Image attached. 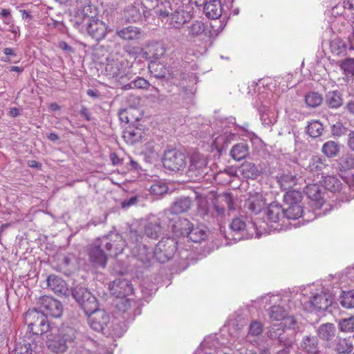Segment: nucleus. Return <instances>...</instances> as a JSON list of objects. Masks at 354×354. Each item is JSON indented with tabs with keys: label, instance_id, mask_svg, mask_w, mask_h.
Returning <instances> with one entry per match:
<instances>
[{
	"label": "nucleus",
	"instance_id": "f257e3e1",
	"mask_svg": "<svg viewBox=\"0 0 354 354\" xmlns=\"http://www.w3.org/2000/svg\"><path fill=\"white\" fill-rule=\"evenodd\" d=\"M75 24L85 27L88 35L96 41L104 39L107 34V25L97 15L96 8L91 5L84 6L77 12Z\"/></svg>",
	"mask_w": 354,
	"mask_h": 354
},
{
	"label": "nucleus",
	"instance_id": "f03ea898",
	"mask_svg": "<svg viewBox=\"0 0 354 354\" xmlns=\"http://www.w3.org/2000/svg\"><path fill=\"white\" fill-rule=\"evenodd\" d=\"M163 8L156 10L162 17H169V24L176 29H180L192 18V14L188 5L182 0H165Z\"/></svg>",
	"mask_w": 354,
	"mask_h": 354
},
{
	"label": "nucleus",
	"instance_id": "7ed1b4c3",
	"mask_svg": "<svg viewBox=\"0 0 354 354\" xmlns=\"http://www.w3.org/2000/svg\"><path fill=\"white\" fill-rule=\"evenodd\" d=\"M77 331L71 326H62L46 341L48 348L55 354H63L76 344Z\"/></svg>",
	"mask_w": 354,
	"mask_h": 354
},
{
	"label": "nucleus",
	"instance_id": "20e7f679",
	"mask_svg": "<svg viewBox=\"0 0 354 354\" xmlns=\"http://www.w3.org/2000/svg\"><path fill=\"white\" fill-rule=\"evenodd\" d=\"M24 322L34 335H42L47 333L50 328L46 315L35 309L28 310L26 313Z\"/></svg>",
	"mask_w": 354,
	"mask_h": 354
},
{
	"label": "nucleus",
	"instance_id": "39448f33",
	"mask_svg": "<svg viewBox=\"0 0 354 354\" xmlns=\"http://www.w3.org/2000/svg\"><path fill=\"white\" fill-rule=\"evenodd\" d=\"M209 170L207 167V159L204 155L194 153L191 156L187 174L194 180L203 179Z\"/></svg>",
	"mask_w": 354,
	"mask_h": 354
},
{
	"label": "nucleus",
	"instance_id": "423d86ee",
	"mask_svg": "<svg viewBox=\"0 0 354 354\" xmlns=\"http://www.w3.org/2000/svg\"><path fill=\"white\" fill-rule=\"evenodd\" d=\"M98 239L110 256L116 257L121 254L126 246L124 239L116 232H111L107 235Z\"/></svg>",
	"mask_w": 354,
	"mask_h": 354
},
{
	"label": "nucleus",
	"instance_id": "0eeeda50",
	"mask_svg": "<svg viewBox=\"0 0 354 354\" xmlns=\"http://www.w3.org/2000/svg\"><path fill=\"white\" fill-rule=\"evenodd\" d=\"M177 242L174 239H162L156 245L153 256L160 263H165L172 258L176 251Z\"/></svg>",
	"mask_w": 354,
	"mask_h": 354
},
{
	"label": "nucleus",
	"instance_id": "6e6552de",
	"mask_svg": "<svg viewBox=\"0 0 354 354\" xmlns=\"http://www.w3.org/2000/svg\"><path fill=\"white\" fill-rule=\"evenodd\" d=\"M104 248L99 239L95 240L87 248L88 260L96 268H104L106 266L108 254L103 250Z\"/></svg>",
	"mask_w": 354,
	"mask_h": 354
},
{
	"label": "nucleus",
	"instance_id": "1a4fd4ad",
	"mask_svg": "<svg viewBox=\"0 0 354 354\" xmlns=\"http://www.w3.org/2000/svg\"><path fill=\"white\" fill-rule=\"evenodd\" d=\"M162 163L165 168L171 171H180L187 165L185 153L176 149H169L165 152Z\"/></svg>",
	"mask_w": 354,
	"mask_h": 354
},
{
	"label": "nucleus",
	"instance_id": "9d476101",
	"mask_svg": "<svg viewBox=\"0 0 354 354\" xmlns=\"http://www.w3.org/2000/svg\"><path fill=\"white\" fill-rule=\"evenodd\" d=\"M182 34L187 41L194 42L207 36V26L201 20H194L184 27Z\"/></svg>",
	"mask_w": 354,
	"mask_h": 354
},
{
	"label": "nucleus",
	"instance_id": "9b49d317",
	"mask_svg": "<svg viewBox=\"0 0 354 354\" xmlns=\"http://www.w3.org/2000/svg\"><path fill=\"white\" fill-rule=\"evenodd\" d=\"M127 64L121 57L112 55L107 58L105 66V73L110 78H117L125 73Z\"/></svg>",
	"mask_w": 354,
	"mask_h": 354
},
{
	"label": "nucleus",
	"instance_id": "f8f14e48",
	"mask_svg": "<svg viewBox=\"0 0 354 354\" xmlns=\"http://www.w3.org/2000/svg\"><path fill=\"white\" fill-rule=\"evenodd\" d=\"M167 227L171 229L176 236H187L188 232L192 228V224L189 220L171 214L167 216Z\"/></svg>",
	"mask_w": 354,
	"mask_h": 354
},
{
	"label": "nucleus",
	"instance_id": "ddd939ff",
	"mask_svg": "<svg viewBox=\"0 0 354 354\" xmlns=\"http://www.w3.org/2000/svg\"><path fill=\"white\" fill-rule=\"evenodd\" d=\"M167 222L166 215L161 214L160 216H151L145 225V234L149 238L156 239L162 234V225Z\"/></svg>",
	"mask_w": 354,
	"mask_h": 354
},
{
	"label": "nucleus",
	"instance_id": "4468645a",
	"mask_svg": "<svg viewBox=\"0 0 354 354\" xmlns=\"http://www.w3.org/2000/svg\"><path fill=\"white\" fill-rule=\"evenodd\" d=\"M39 303L42 313L46 316L57 318L62 315L63 306L59 301L50 297L44 296L40 298Z\"/></svg>",
	"mask_w": 354,
	"mask_h": 354
},
{
	"label": "nucleus",
	"instance_id": "2eb2a0df",
	"mask_svg": "<svg viewBox=\"0 0 354 354\" xmlns=\"http://www.w3.org/2000/svg\"><path fill=\"white\" fill-rule=\"evenodd\" d=\"M88 315L91 327L97 331L103 330L109 322V315L104 310L98 308Z\"/></svg>",
	"mask_w": 354,
	"mask_h": 354
},
{
	"label": "nucleus",
	"instance_id": "dca6fc26",
	"mask_svg": "<svg viewBox=\"0 0 354 354\" xmlns=\"http://www.w3.org/2000/svg\"><path fill=\"white\" fill-rule=\"evenodd\" d=\"M316 333L319 339L324 342L326 348L338 335L337 328L332 323L321 324L317 328Z\"/></svg>",
	"mask_w": 354,
	"mask_h": 354
},
{
	"label": "nucleus",
	"instance_id": "f3484780",
	"mask_svg": "<svg viewBox=\"0 0 354 354\" xmlns=\"http://www.w3.org/2000/svg\"><path fill=\"white\" fill-rule=\"evenodd\" d=\"M111 293L116 297H125L133 293L131 282L125 279L118 278L110 284Z\"/></svg>",
	"mask_w": 354,
	"mask_h": 354
},
{
	"label": "nucleus",
	"instance_id": "a211bd4d",
	"mask_svg": "<svg viewBox=\"0 0 354 354\" xmlns=\"http://www.w3.org/2000/svg\"><path fill=\"white\" fill-rule=\"evenodd\" d=\"M308 304L311 311L325 310L332 304V297L330 294L322 292L312 297Z\"/></svg>",
	"mask_w": 354,
	"mask_h": 354
},
{
	"label": "nucleus",
	"instance_id": "6ab92c4d",
	"mask_svg": "<svg viewBox=\"0 0 354 354\" xmlns=\"http://www.w3.org/2000/svg\"><path fill=\"white\" fill-rule=\"evenodd\" d=\"M145 12V8L140 2L135 1L124 8L122 15L124 19L128 22H137L141 19Z\"/></svg>",
	"mask_w": 354,
	"mask_h": 354
},
{
	"label": "nucleus",
	"instance_id": "aec40b11",
	"mask_svg": "<svg viewBox=\"0 0 354 354\" xmlns=\"http://www.w3.org/2000/svg\"><path fill=\"white\" fill-rule=\"evenodd\" d=\"M288 207L284 209L285 214L287 219L295 220L301 216H303L304 221H310L314 220L315 216H312V214L308 212L306 213L304 212L301 203L297 204H286Z\"/></svg>",
	"mask_w": 354,
	"mask_h": 354
},
{
	"label": "nucleus",
	"instance_id": "412c9836",
	"mask_svg": "<svg viewBox=\"0 0 354 354\" xmlns=\"http://www.w3.org/2000/svg\"><path fill=\"white\" fill-rule=\"evenodd\" d=\"M116 35L124 41H137L144 37V31L138 27L129 26L125 28L117 29Z\"/></svg>",
	"mask_w": 354,
	"mask_h": 354
},
{
	"label": "nucleus",
	"instance_id": "4be33fe9",
	"mask_svg": "<svg viewBox=\"0 0 354 354\" xmlns=\"http://www.w3.org/2000/svg\"><path fill=\"white\" fill-rule=\"evenodd\" d=\"M299 348L306 354H324L320 349L317 337L313 335L304 336L300 342Z\"/></svg>",
	"mask_w": 354,
	"mask_h": 354
},
{
	"label": "nucleus",
	"instance_id": "5701e85b",
	"mask_svg": "<svg viewBox=\"0 0 354 354\" xmlns=\"http://www.w3.org/2000/svg\"><path fill=\"white\" fill-rule=\"evenodd\" d=\"M48 288L58 295H68L70 291L66 283L59 277L51 274L47 278Z\"/></svg>",
	"mask_w": 354,
	"mask_h": 354
},
{
	"label": "nucleus",
	"instance_id": "b1692460",
	"mask_svg": "<svg viewBox=\"0 0 354 354\" xmlns=\"http://www.w3.org/2000/svg\"><path fill=\"white\" fill-rule=\"evenodd\" d=\"M305 192L308 197L314 202L311 205L314 209H319L324 204L320 188L317 184L308 185L305 187Z\"/></svg>",
	"mask_w": 354,
	"mask_h": 354
},
{
	"label": "nucleus",
	"instance_id": "393cba45",
	"mask_svg": "<svg viewBox=\"0 0 354 354\" xmlns=\"http://www.w3.org/2000/svg\"><path fill=\"white\" fill-rule=\"evenodd\" d=\"M230 229L234 232H246V234L253 236V232L256 230V225L252 222L246 223L242 217L234 218L230 223Z\"/></svg>",
	"mask_w": 354,
	"mask_h": 354
},
{
	"label": "nucleus",
	"instance_id": "a878e982",
	"mask_svg": "<svg viewBox=\"0 0 354 354\" xmlns=\"http://www.w3.org/2000/svg\"><path fill=\"white\" fill-rule=\"evenodd\" d=\"M192 205V200L188 197H183L177 199L171 205V209L169 212H165L162 213L167 216H171V214L177 216L178 214H181L187 212L189 209Z\"/></svg>",
	"mask_w": 354,
	"mask_h": 354
},
{
	"label": "nucleus",
	"instance_id": "bb28decb",
	"mask_svg": "<svg viewBox=\"0 0 354 354\" xmlns=\"http://www.w3.org/2000/svg\"><path fill=\"white\" fill-rule=\"evenodd\" d=\"M118 310L123 313H128L131 315H136L140 313L138 307V303L133 299L121 297V299L117 303Z\"/></svg>",
	"mask_w": 354,
	"mask_h": 354
},
{
	"label": "nucleus",
	"instance_id": "cd10ccee",
	"mask_svg": "<svg viewBox=\"0 0 354 354\" xmlns=\"http://www.w3.org/2000/svg\"><path fill=\"white\" fill-rule=\"evenodd\" d=\"M266 216L268 220L272 223L284 222V220L286 218L284 208L276 203H272L269 205L266 212Z\"/></svg>",
	"mask_w": 354,
	"mask_h": 354
},
{
	"label": "nucleus",
	"instance_id": "c85d7f7f",
	"mask_svg": "<svg viewBox=\"0 0 354 354\" xmlns=\"http://www.w3.org/2000/svg\"><path fill=\"white\" fill-rule=\"evenodd\" d=\"M327 348L339 354H348L353 350V345L348 339L337 335Z\"/></svg>",
	"mask_w": 354,
	"mask_h": 354
},
{
	"label": "nucleus",
	"instance_id": "c756f323",
	"mask_svg": "<svg viewBox=\"0 0 354 354\" xmlns=\"http://www.w3.org/2000/svg\"><path fill=\"white\" fill-rule=\"evenodd\" d=\"M264 205L265 201L263 196L258 193L250 195L245 203V207L255 214L259 213Z\"/></svg>",
	"mask_w": 354,
	"mask_h": 354
},
{
	"label": "nucleus",
	"instance_id": "7c9ffc66",
	"mask_svg": "<svg viewBox=\"0 0 354 354\" xmlns=\"http://www.w3.org/2000/svg\"><path fill=\"white\" fill-rule=\"evenodd\" d=\"M203 12L206 17L211 19H216L221 17L222 13L221 3L218 0L203 1Z\"/></svg>",
	"mask_w": 354,
	"mask_h": 354
},
{
	"label": "nucleus",
	"instance_id": "2f4dec72",
	"mask_svg": "<svg viewBox=\"0 0 354 354\" xmlns=\"http://www.w3.org/2000/svg\"><path fill=\"white\" fill-rule=\"evenodd\" d=\"M72 295L79 304L80 302H82L83 297H87V299H90L89 302L86 305L87 308L93 307V305H95V297L84 287L77 286L74 288L72 290Z\"/></svg>",
	"mask_w": 354,
	"mask_h": 354
},
{
	"label": "nucleus",
	"instance_id": "473e14b6",
	"mask_svg": "<svg viewBox=\"0 0 354 354\" xmlns=\"http://www.w3.org/2000/svg\"><path fill=\"white\" fill-rule=\"evenodd\" d=\"M166 53V49L163 44L160 42H153L148 45L145 52L147 59H158L163 57Z\"/></svg>",
	"mask_w": 354,
	"mask_h": 354
},
{
	"label": "nucleus",
	"instance_id": "72a5a7b5",
	"mask_svg": "<svg viewBox=\"0 0 354 354\" xmlns=\"http://www.w3.org/2000/svg\"><path fill=\"white\" fill-rule=\"evenodd\" d=\"M337 168L340 171H350L354 169V155L347 151L337 160Z\"/></svg>",
	"mask_w": 354,
	"mask_h": 354
},
{
	"label": "nucleus",
	"instance_id": "f704fd0d",
	"mask_svg": "<svg viewBox=\"0 0 354 354\" xmlns=\"http://www.w3.org/2000/svg\"><path fill=\"white\" fill-rule=\"evenodd\" d=\"M145 132L138 127H129L123 133V138L125 142L130 145H133L144 137Z\"/></svg>",
	"mask_w": 354,
	"mask_h": 354
},
{
	"label": "nucleus",
	"instance_id": "c9c22d12",
	"mask_svg": "<svg viewBox=\"0 0 354 354\" xmlns=\"http://www.w3.org/2000/svg\"><path fill=\"white\" fill-rule=\"evenodd\" d=\"M341 148L342 145L338 142L328 140L323 144L321 151L328 158H333L339 155Z\"/></svg>",
	"mask_w": 354,
	"mask_h": 354
},
{
	"label": "nucleus",
	"instance_id": "e433bc0d",
	"mask_svg": "<svg viewBox=\"0 0 354 354\" xmlns=\"http://www.w3.org/2000/svg\"><path fill=\"white\" fill-rule=\"evenodd\" d=\"M151 74L157 79H164L169 75V70L162 63L152 62L149 64Z\"/></svg>",
	"mask_w": 354,
	"mask_h": 354
},
{
	"label": "nucleus",
	"instance_id": "4c0bfd02",
	"mask_svg": "<svg viewBox=\"0 0 354 354\" xmlns=\"http://www.w3.org/2000/svg\"><path fill=\"white\" fill-rule=\"evenodd\" d=\"M241 174L245 178H256L259 171L256 165L250 162H243L239 167Z\"/></svg>",
	"mask_w": 354,
	"mask_h": 354
},
{
	"label": "nucleus",
	"instance_id": "58836bf2",
	"mask_svg": "<svg viewBox=\"0 0 354 354\" xmlns=\"http://www.w3.org/2000/svg\"><path fill=\"white\" fill-rule=\"evenodd\" d=\"M268 336L271 339H277L279 342L286 344V335L284 333V328L282 323L272 325L268 332Z\"/></svg>",
	"mask_w": 354,
	"mask_h": 354
},
{
	"label": "nucleus",
	"instance_id": "ea45409f",
	"mask_svg": "<svg viewBox=\"0 0 354 354\" xmlns=\"http://www.w3.org/2000/svg\"><path fill=\"white\" fill-rule=\"evenodd\" d=\"M297 178L290 173L283 174L278 178L280 187L284 190H288L297 185Z\"/></svg>",
	"mask_w": 354,
	"mask_h": 354
},
{
	"label": "nucleus",
	"instance_id": "a19ab883",
	"mask_svg": "<svg viewBox=\"0 0 354 354\" xmlns=\"http://www.w3.org/2000/svg\"><path fill=\"white\" fill-rule=\"evenodd\" d=\"M248 153V146L243 143L235 145L230 150L231 156L236 160L244 159Z\"/></svg>",
	"mask_w": 354,
	"mask_h": 354
},
{
	"label": "nucleus",
	"instance_id": "79ce46f5",
	"mask_svg": "<svg viewBox=\"0 0 354 354\" xmlns=\"http://www.w3.org/2000/svg\"><path fill=\"white\" fill-rule=\"evenodd\" d=\"M326 103L330 108H339L343 103L341 94L336 91L328 92L326 95Z\"/></svg>",
	"mask_w": 354,
	"mask_h": 354
},
{
	"label": "nucleus",
	"instance_id": "37998d69",
	"mask_svg": "<svg viewBox=\"0 0 354 354\" xmlns=\"http://www.w3.org/2000/svg\"><path fill=\"white\" fill-rule=\"evenodd\" d=\"M287 315L286 310L280 305L272 306L268 310V315L271 322L281 321Z\"/></svg>",
	"mask_w": 354,
	"mask_h": 354
},
{
	"label": "nucleus",
	"instance_id": "c03bdc74",
	"mask_svg": "<svg viewBox=\"0 0 354 354\" xmlns=\"http://www.w3.org/2000/svg\"><path fill=\"white\" fill-rule=\"evenodd\" d=\"M214 199L222 206L227 207L230 211L234 209V200L232 194L224 192L217 195Z\"/></svg>",
	"mask_w": 354,
	"mask_h": 354
},
{
	"label": "nucleus",
	"instance_id": "a18cd8bd",
	"mask_svg": "<svg viewBox=\"0 0 354 354\" xmlns=\"http://www.w3.org/2000/svg\"><path fill=\"white\" fill-rule=\"evenodd\" d=\"M138 247L136 256L142 263H147L152 257H154L153 252L152 253L151 250L145 245H138Z\"/></svg>",
	"mask_w": 354,
	"mask_h": 354
},
{
	"label": "nucleus",
	"instance_id": "49530a36",
	"mask_svg": "<svg viewBox=\"0 0 354 354\" xmlns=\"http://www.w3.org/2000/svg\"><path fill=\"white\" fill-rule=\"evenodd\" d=\"M323 185L328 191L335 192L339 190L342 184L335 176H326L323 180Z\"/></svg>",
	"mask_w": 354,
	"mask_h": 354
},
{
	"label": "nucleus",
	"instance_id": "de8ad7c7",
	"mask_svg": "<svg viewBox=\"0 0 354 354\" xmlns=\"http://www.w3.org/2000/svg\"><path fill=\"white\" fill-rule=\"evenodd\" d=\"M306 129L307 133L312 138L319 137L324 131L323 124L318 120H313L310 122Z\"/></svg>",
	"mask_w": 354,
	"mask_h": 354
},
{
	"label": "nucleus",
	"instance_id": "09e8293b",
	"mask_svg": "<svg viewBox=\"0 0 354 354\" xmlns=\"http://www.w3.org/2000/svg\"><path fill=\"white\" fill-rule=\"evenodd\" d=\"M302 198L301 192L296 189L288 190L283 196L286 204L292 205L301 203Z\"/></svg>",
	"mask_w": 354,
	"mask_h": 354
},
{
	"label": "nucleus",
	"instance_id": "8fccbe9b",
	"mask_svg": "<svg viewBox=\"0 0 354 354\" xmlns=\"http://www.w3.org/2000/svg\"><path fill=\"white\" fill-rule=\"evenodd\" d=\"M192 241L198 243L204 240L206 237V232L204 230L200 228L199 227H193L192 225V228H190L188 234L187 235Z\"/></svg>",
	"mask_w": 354,
	"mask_h": 354
},
{
	"label": "nucleus",
	"instance_id": "3c124183",
	"mask_svg": "<svg viewBox=\"0 0 354 354\" xmlns=\"http://www.w3.org/2000/svg\"><path fill=\"white\" fill-rule=\"evenodd\" d=\"M339 302L344 308H354V290L343 292L339 297Z\"/></svg>",
	"mask_w": 354,
	"mask_h": 354
},
{
	"label": "nucleus",
	"instance_id": "603ef678",
	"mask_svg": "<svg viewBox=\"0 0 354 354\" xmlns=\"http://www.w3.org/2000/svg\"><path fill=\"white\" fill-rule=\"evenodd\" d=\"M149 191L152 195L159 196L167 192L168 187L165 182L156 181L151 185Z\"/></svg>",
	"mask_w": 354,
	"mask_h": 354
},
{
	"label": "nucleus",
	"instance_id": "864d4df0",
	"mask_svg": "<svg viewBox=\"0 0 354 354\" xmlns=\"http://www.w3.org/2000/svg\"><path fill=\"white\" fill-rule=\"evenodd\" d=\"M14 354H32L31 344L25 339L17 342Z\"/></svg>",
	"mask_w": 354,
	"mask_h": 354
},
{
	"label": "nucleus",
	"instance_id": "5fc2aeb1",
	"mask_svg": "<svg viewBox=\"0 0 354 354\" xmlns=\"http://www.w3.org/2000/svg\"><path fill=\"white\" fill-rule=\"evenodd\" d=\"M305 100L308 106L315 108L322 104L323 98L318 93L312 92L306 95Z\"/></svg>",
	"mask_w": 354,
	"mask_h": 354
},
{
	"label": "nucleus",
	"instance_id": "6e6d98bb",
	"mask_svg": "<svg viewBox=\"0 0 354 354\" xmlns=\"http://www.w3.org/2000/svg\"><path fill=\"white\" fill-rule=\"evenodd\" d=\"M261 120L263 125L270 126L277 122V115L274 111L266 110L261 114Z\"/></svg>",
	"mask_w": 354,
	"mask_h": 354
},
{
	"label": "nucleus",
	"instance_id": "4d7b16f0",
	"mask_svg": "<svg viewBox=\"0 0 354 354\" xmlns=\"http://www.w3.org/2000/svg\"><path fill=\"white\" fill-rule=\"evenodd\" d=\"M341 68L346 76H354V59L348 58L345 59L341 64Z\"/></svg>",
	"mask_w": 354,
	"mask_h": 354
},
{
	"label": "nucleus",
	"instance_id": "13d9d810",
	"mask_svg": "<svg viewBox=\"0 0 354 354\" xmlns=\"http://www.w3.org/2000/svg\"><path fill=\"white\" fill-rule=\"evenodd\" d=\"M339 328L344 332H352L354 330V317L344 319L339 322Z\"/></svg>",
	"mask_w": 354,
	"mask_h": 354
},
{
	"label": "nucleus",
	"instance_id": "bf43d9fd",
	"mask_svg": "<svg viewBox=\"0 0 354 354\" xmlns=\"http://www.w3.org/2000/svg\"><path fill=\"white\" fill-rule=\"evenodd\" d=\"M263 332V325L261 322L257 321L252 322L249 327L248 337L253 336L257 337Z\"/></svg>",
	"mask_w": 354,
	"mask_h": 354
},
{
	"label": "nucleus",
	"instance_id": "052dcab7",
	"mask_svg": "<svg viewBox=\"0 0 354 354\" xmlns=\"http://www.w3.org/2000/svg\"><path fill=\"white\" fill-rule=\"evenodd\" d=\"M324 167V164L322 159L320 157L314 156L311 159L308 168L310 171H321Z\"/></svg>",
	"mask_w": 354,
	"mask_h": 354
},
{
	"label": "nucleus",
	"instance_id": "680f3d73",
	"mask_svg": "<svg viewBox=\"0 0 354 354\" xmlns=\"http://www.w3.org/2000/svg\"><path fill=\"white\" fill-rule=\"evenodd\" d=\"M330 47L333 53L339 55L346 51L347 46L341 40H335L332 41Z\"/></svg>",
	"mask_w": 354,
	"mask_h": 354
},
{
	"label": "nucleus",
	"instance_id": "e2e57ef3",
	"mask_svg": "<svg viewBox=\"0 0 354 354\" xmlns=\"http://www.w3.org/2000/svg\"><path fill=\"white\" fill-rule=\"evenodd\" d=\"M347 131L346 127H345L342 122H337L331 127V133L334 136L340 137L346 134Z\"/></svg>",
	"mask_w": 354,
	"mask_h": 354
},
{
	"label": "nucleus",
	"instance_id": "0e129e2a",
	"mask_svg": "<svg viewBox=\"0 0 354 354\" xmlns=\"http://www.w3.org/2000/svg\"><path fill=\"white\" fill-rule=\"evenodd\" d=\"M160 0H140V3L143 6L145 9L151 10L157 7V10L160 8H163L162 3L164 2L161 1V3L159 4Z\"/></svg>",
	"mask_w": 354,
	"mask_h": 354
},
{
	"label": "nucleus",
	"instance_id": "69168bd1",
	"mask_svg": "<svg viewBox=\"0 0 354 354\" xmlns=\"http://www.w3.org/2000/svg\"><path fill=\"white\" fill-rule=\"evenodd\" d=\"M214 216L223 218L225 216V208L214 199Z\"/></svg>",
	"mask_w": 354,
	"mask_h": 354
},
{
	"label": "nucleus",
	"instance_id": "338daca9",
	"mask_svg": "<svg viewBox=\"0 0 354 354\" xmlns=\"http://www.w3.org/2000/svg\"><path fill=\"white\" fill-rule=\"evenodd\" d=\"M149 85V82L142 77H137L130 83L131 88H147Z\"/></svg>",
	"mask_w": 354,
	"mask_h": 354
},
{
	"label": "nucleus",
	"instance_id": "774afa93",
	"mask_svg": "<svg viewBox=\"0 0 354 354\" xmlns=\"http://www.w3.org/2000/svg\"><path fill=\"white\" fill-rule=\"evenodd\" d=\"M281 321H283V322H281L283 328L286 327L287 328H292L293 330L297 328V322L293 317L286 315V317Z\"/></svg>",
	"mask_w": 354,
	"mask_h": 354
}]
</instances>
